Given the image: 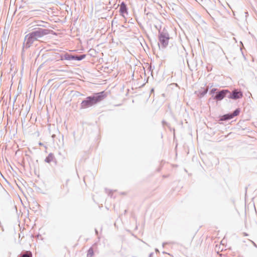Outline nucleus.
<instances>
[{
  "instance_id": "obj_4",
  "label": "nucleus",
  "mask_w": 257,
  "mask_h": 257,
  "mask_svg": "<svg viewBox=\"0 0 257 257\" xmlns=\"http://www.w3.org/2000/svg\"><path fill=\"white\" fill-rule=\"evenodd\" d=\"M229 91L227 90H223L217 93L214 99L217 100H222Z\"/></svg>"
},
{
  "instance_id": "obj_12",
  "label": "nucleus",
  "mask_w": 257,
  "mask_h": 257,
  "mask_svg": "<svg viewBox=\"0 0 257 257\" xmlns=\"http://www.w3.org/2000/svg\"><path fill=\"white\" fill-rule=\"evenodd\" d=\"M32 254L31 252H27V253L23 254L22 257H32Z\"/></svg>"
},
{
  "instance_id": "obj_13",
  "label": "nucleus",
  "mask_w": 257,
  "mask_h": 257,
  "mask_svg": "<svg viewBox=\"0 0 257 257\" xmlns=\"http://www.w3.org/2000/svg\"><path fill=\"white\" fill-rule=\"evenodd\" d=\"M216 90V89H215V88L212 89L211 90V93H214Z\"/></svg>"
},
{
  "instance_id": "obj_5",
  "label": "nucleus",
  "mask_w": 257,
  "mask_h": 257,
  "mask_svg": "<svg viewBox=\"0 0 257 257\" xmlns=\"http://www.w3.org/2000/svg\"><path fill=\"white\" fill-rule=\"evenodd\" d=\"M242 96V94L240 91H237L235 90L232 92V94L229 96V98L235 99L241 98Z\"/></svg>"
},
{
  "instance_id": "obj_9",
  "label": "nucleus",
  "mask_w": 257,
  "mask_h": 257,
  "mask_svg": "<svg viewBox=\"0 0 257 257\" xmlns=\"http://www.w3.org/2000/svg\"><path fill=\"white\" fill-rule=\"evenodd\" d=\"M85 57H86L85 55H81L79 56H74V58H73V59L77 60H81L83 59L84 58H85Z\"/></svg>"
},
{
  "instance_id": "obj_11",
  "label": "nucleus",
  "mask_w": 257,
  "mask_h": 257,
  "mask_svg": "<svg viewBox=\"0 0 257 257\" xmlns=\"http://www.w3.org/2000/svg\"><path fill=\"white\" fill-rule=\"evenodd\" d=\"M239 109H236L233 113L231 114L232 116V117H233L234 116H237L239 114Z\"/></svg>"
},
{
  "instance_id": "obj_7",
  "label": "nucleus",
  "mask_w": 257,
  "mask_h": 257,
  "mask_svg": "<svg viewBox=\"0 0 257 257\" xmlns=\"http://www.w3.org/2000/svg\"><path fill=\"white\" fill-rule=\"evenodd\" d=\"M232 118H233V117L231 114H225V115H224L223 116H222L221 118V120H225L227 119H231Z\"/></svg>"
},
{
  "instance_id": "obj_8",
  "label": "nucleus",
  "mask_w": 257,
  "mask_h": 257,
  "mask_svg": "<svg viewBox=\"0 0 257 257\" xmlns=\"http://www.w3.org/2000/svg\"><path fill=\"white\" fill-rule=\"evenodd\" d=\"M74 58V56H72L68 54H66L64 56V58L66 60H73Z\"/></svg>"
},
{
  "instance_id": "obj_10",
  "label": "nucleus",
  "mask_w": 257,
  "mask_h": 257,
  "mask_svg": "<svg viewBox=\"0 0 257 257\" xmlns=\"http://www.w3.org/2000/svg\"><path fill=\"white\" fill-rule=\"evenodd\" d=\"M94 252L92 248H89L87 252V257H92Z\"/></svg>"
},
{
  "instance_id": "obj_2",
  "label": "nucleus",
  "mask_w": 257,
  "mask_h": 257,
  "mask_svg": "<svg viewBox=\"0 0 257 257\" xmlns=\"http://www.w3.org/2000/svg\"><path fill=\"white\" fill-rule=\"evenodd\" d=\"M158 39L159 44L163 48H165L168 45L170 37L169 33L166 30H163L159 33Z\"/></svg>"
},
{
  "instance_id": "obj_1",
  "label": "nucleus",
  "mask_w": 257,
  "mask_h": 257,
  "mask_svg": "<svg viewBox=\"0 0 257 257\" xmlns=\"http://www.w3.org/2000/svg\"><path fill=\"white\" fill-rule=\"evenodd\" d=\"M103 92L97 93L95 96L88 97L86 100L82 102V107L83 108H86L100 101L103 98V96L101 94Z\"/></svg>"
},
{
  "instance_id": "obj_6",
  "label": "nucleus",
  "mask_w": 257,
  "mask_h": 257,
  "mask_svg": "<svg viewBox=\"0 0 257 257\" xmlns=\"http://www.w3.org/2000/svg\"><path fill=\"white\" fill-rule=\"evenodd\" d=\"M120 12L121 14L126 13L127 9L125 4L124 3H122L120 6L119 9Z\"/></svg>"
},
{
  "instance_id": "obj_3",
  "label": "nucleus",
  "mask_w": 257,
  "mask_h": 257,
  "mask_svg": "<svg viewBox=\"0 0 257 257\" xmlns=\"http://www.w3.org/2000/svg\"><path fill=\"white\" fill-rule=\"evenodd\" d=\"M44 33L41 31H36L31 33L30 34L29 40L31 41L37 40L39 38H41L43 35Z\"/></svg>"
}]
</instances>
